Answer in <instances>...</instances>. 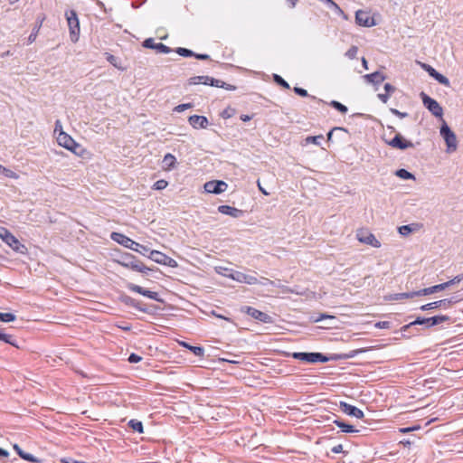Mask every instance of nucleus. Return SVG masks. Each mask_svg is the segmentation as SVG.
<instances>
[{"label": "nucleus", "mask_w": 463, "mask_h": 463, "mask_svg": "<svg viewBox=\"0 0 463 463\" xmlns=\"http://www.w3.org/2000/svg\"><path fill=\"white\" fill-rule=\"evenodd\" d=\"M449 320H450V317L446 315L435 316L429 318L417 317L413 322H411L410 324L403 326L402 327V331L406 332L407 329L415 325H426L428 327H430L441 324L443 322H447Z\"/></svg>", "instance_id": "20e7f679"}, {"label": "nucleus", "mask_w": 463, "mask_h": 463, "mask_svg": "<svg viewBox=\"0 0 463 463\" xmlns=\"http://www.w3.org/2000/svg\"><path fill=\"white\" fill-rule=\"evenodd\" d=\"M175 52L183 56V57H194L195 52H194L192 50L184 48V47H178Z\"/></svg>", "instance_id": "e433bc0d"}, {"label": "nucleus", "mask_w": 463, "mask_h": 463, "mask_svg": "<svg viewBox=\"0 0 463 463\" xmlns=\"http://www.w3.org/2000/svg\"><path fill=\"white\" fill-rule=\"evenodd\" d=\"M127 287L130 291L138 293L144 297L154 299L156 301H162V299L159 298V295L157 292L146 289V288H144L138 285L133 284V283H128Z\"/></svg>", "instance_id": "dca6fc26"}, {"label": "nucleus", "mask_w": 463, "mask_h": 463, "mask_svg": "<svg viewBox=\"0 0 463 463\" xmlns=\"http://www.w3.org/2000/svg\"><path fill=\"white\" fill-rule=\"evenodd\" d=\"M421 67L423 68V70L425 71L428 72V74L432 77L433 74L437 71L432 66L429 65V64H426V63H422L421 64Z\"/></svg>", "instance_id": "864d4df0"}, {"label": "nucleus", "mask_w": 463, "mask_h": 463, "mask_svg": "<svg viewBox=\"0 0 463 463\" xmlns=\"http://www.w3.org/2000/svg\"><path fill=\"white\" fill-rule=\"evenodd\" d=\"M148 258L153 261L171 268L177 267V261L158 250H150Z\"/></svg>", "instance_id": "9d476101"}, {"label": "nucleus", "mask_w": 463, "mask_h": 463, "mask_svg": "<svg viewBox=\"0 0 463 463\" xmlns=\"http://www.w3.org/2000/svg\"><path fill=\"white\" fill-rule=\"evenodd\" d=\"M128 360L129 363L135 364L140 362L142 360V357L133 353L129 355Z\"/></svg>", "instance_id": "13d9d810"}, {"label": "nucleus", "mask_w": 463, "mask_h": 463, "mask_svg": "<svg viewBox=\"0 0 463 463\" xmlns=\"http://www.w3.org/2000/svg\"><path fill=\"white\" fill-rule=\"evenodd\" d=\"M194 57L198 60H203V61H205V60H209L210 59V56L208 54H203V53H195Z\"/></svg>", "instance_id": "338daca9"}, {"label": "nucleus", "mask_w": 463, "mask_h": 463, "mask_svg": "<svg viewBox=\"0 0 463 463\" xmlns=\"http://www.w3.org/2000/svg\"><path fill=\"white\" fill-rule=\"evenodd\" d=\"M323 136L322 135H319V136H310V137H307L305 140H306V143H312V144H315L317 146H319L320 145V141L323 139Z\"/></svg>", "instance_id": "ea45409f"}, {"label": "nucleus", "mask_w": 463, "mask_h": 463, "mask_svg": "<svg viewBox=\"0 0 463 463\" xmlns=\"http://www.w3.org/2000/svg\"><path fill=\"white\" fill-rule=\"evenodd\" d=\"M42 23H43V21H40V22H39V23H38V24L33 27V31H32V33H30L29 37H28V43H33L35 41V39H36V37H37V35H38L39 30H40L41 26H42Z\"/></svg>", "instance_id": "72a5a7b5"}, {"label": "nucleus", "mask_w": 463, "mask_h": 463, "mask_svg": "<svg viewBox=\"0 0 463 463\" xmlns=\"http://www.w3.org/2000/svg\"><path fill=\"white\" fill-rule=\"evenodd\" d=\"M366 350L365 349H356V350H352L350 351L349 353L347 354H338L335 357H332V358H329L326 355H324L323 354L321 353H317V363H326L328 362L329 360H337V359H349V358H354L358 354H361V353H364L365 352Z\"/></svg>", "instance_id": "2eb2a0df"}, {"label": "nucleus", "mask_w": 463, "mask_h": 463, "mask_svg": "<svg viewBox=\"0 0 463 463\" xmlns=\"http://www.w3.org/2000/svg\"><path fill=\"white\" fill-rule=\"evenodd\" d=\"M357 52H358V48L356 46L353 45L345 52V56L348 57L349 59L353 60V59L356 58Z\"/></svg>", "instance_id": "37998d69"}, {"label": "nucleus", "mask_w": 463, "mask_h": 463, "mask_svg": "<svg viewBox=\"0 0 463 463\" xmlns=\"http://www.w3.org/2000/svg\"><path fill=\"white\" fill-rule=\"evenodd\" d=\"M395 175L404 180L415 179L414 175L406 169L401 168L395 172Z\"/></svg>", "instance_id": "473e14b6"}, {"label": "nucleus", "mask_w": 463, "mask_h": 463, "mask_svg": "<svg viewBox=\"0 0 463 463\" xmlns=\"http://www.w3.org/2000/svg\"><path fill=\"white\" fill-rule=\"evenodd\" d=\"M390 95L388 93H380L378 94V98L383 103H386L389 99Z\"/></svg>", "instance_id": "e2e57ef3"}, {"label": "nucleus", "mask_w": 463, "mask_h": 463, "mask_svg": "<svg viewBox=\"0 0 463 463\" xmlns=\"http://www.w3.org/2000/svg\"><path fill=\"white\" fill-rule=\"evenodd\" d=\"M431 78L435 79L439 83L446 87L450 86L449 80L441 73H439V71H436Z\"/></svg>", "instance_id": "2f4dec72"}, {"label": "nucleus", "mask_w": 463, "mask_h": 463, "mask_svg": "<svg viewBox=\"0 0 463 463\" xmlns=\"http://www.w3.org/2000/svg\"><path fill=\"white\" fill-rule=\"evenodd\" d=\"M331 450L333 453H335V454L341 453V452H343V445L338 444L336 446H334Z\"/></svg>", "instance_id": "0e129e2a"}, {"label": "nucleus", "mask_w": 463, "mask_h": 463, "mask_svg": "<svg viewBox=\"0 0 463 463\" xmlns=\"http://www.w3.org/2000/svg\"><path fill=\"white\" fill-rule=\"evenodd\" d=\"M292 357L309 364L317 363V353L296 352L292 354Z\"/></svg>", "instance_id": "412c9836"}, {"label": "nucleus", "mask_w": 463, "mask_h": 463, "mask_svg": "<svg viewBox=\"0 0 463 463\" xmlns=\"http://www.w3.org/2000/svg\"><path fill=\"white\" fill-rule=\"evenodd\" d=\"M390 323L388 321H381L376 324V326L379 328H388Z\"/></svg>", "instance_id": "774afa93"}, {"label": "nucleus", "mask_w": 463, "mask_h": 463, "mask_svg": "<svg viewBox=\"0 0 463 463\" xmlns=\"http://www.w3.org/2000/svg\"><path fill=\"white\" fill-rule=\"evenodd\" d=\"M320 1L323 2L325 5H326V6L329 9H331L335 14H337L339 16H344L345 18H346L344 11L333 0H320Z\"/></svg>", "instance_id": "bb28decb"}, {"label": "nucleus", "mask_w": 463, "mask_h": 463, "mask_svg": "<svg viewBox=\"0 0 463 463\" xmlns=\"http://www.w3.org/2000/svg\"><path fill=\"white\" fill-rule=\"evenodd\" d=\"M333 422L338 427L341 429V431L342 432H345V433H354V432H358V430H356L354 428V426L353 425H350L348 423H345L338 419H335L333 420Z\"/></svg>", "instance_id": "a878e982"}, {"label": "nucleus", "mask_w": 463, "mask_h": 463, "mask_svg": "<svg viewBox=\"0 0 463 463\" xmlns=\"http://www.w3.org/2000/svg\"><path fill=\"white\" fill-rule=\"evenodd\" d=\"M128 426L134 430V431H137L138 433H143L144 432V427H143V423L140 421V420H130L128 421Z\"/></svg>", "instance_id": "c756f323"}, {"label": "nucleus", "mask_w": 463, "mask_h": 463, "mask_svg": "<svg viewBox=\"0 0 463 463\" xmlns=\"http://www.w3.org/2000/svg\"><path fill=\"white\" fill-rule=\"evenodd\" d=\"M143 47L147 49H153L158 53H170L172 49L162 43H155L153 38L146 39L143 43Z\"/></svg>", "instance_id": "f3484780"}, {"label": "nucleus", "mask_w": 463, "mask_h": 463, "mask_svg": "<svg viewBox=\"0 0 463 463\" xmlns=\"http://www.w3.org/2000/svg\"><path fill=\"white\" fill-rule=\"evenodd\" d=\"M293 90L298 96H301V97H310L308 95L307 91L305 89H303V88L294 87Z\"/></svg>", "instance_id": "603ef678"}, {"label": "nucleus", "mask_w": 463, "mask_h": 463, "mask_svg": "<svg viewBox=\"0 0 463 463\" xmlns=\"http://www.w3.org/2000/svg\"><path fill=\"white\" fill-rule=\"evenodd\" d=\"M399 233L402 236H406L412 232V228L411 225H402L399 227Z\"/></svg>", "instance_id": "de8ad7c7"}, {"label": "nucleus", "mask_w": 463, "mask_h": 463, "mask_svg": "<svg viewBox=\"0 0 463 463\" xmlns=\"http://www.w3.org/2000/svg\"><path fill=\"white\" fill-rule=\"evenodd\" d=\"M211 77L210 76H194L190 78L189 83L190 84H204V85H210Z\"/></svg>", "instance_id": "cd10ccee"}, {"label": "nucleus", "mask_w": 463, "mask_h": 463, "mask_svg": "<svg viewBox=\"0 0 463 463\" xmlns=\"http://www.w3.org/2000/svg\"><path fill=\"white\" fill-rule=\"evenodd\" d=\"M241 311L242 313H246L249 316H250L252 318L259 320L260 322L266 323V324H271L273 323V318L267 313H264L260 310H258L254 307H249V306H243L241 307Z\"/></svg>", "instance_id": "6e6552de"}, {"label": "nucleus", "mask_w": 463, "mask_h": 463, "mask_svg": "<svg viewBox=\"0 0 463 463\" xmlns=\"http://www.w3.org/2000/svg\"><path fill=\"white\" fill-rule=\"evenodd\" d=\"M218 211L222 214L229 215L233 218H240L243 214V212L241 210L237 209L235 207H232L230 205H220L218 207Z\"/></svg>", "instance_id": "5701e85b"}, {"label": "nucleus", "mask_w": 463, "mask_h": 463, "mask_svg": "<svg viewBox=\"0 0 463 463\" xmlns=\"http://www.w3.org/2000/svg\"><path fill=\"white\" fill-rule=\"evenodd\" d=\"M106 56H107V61L112 64L114 67L116 68H118V69H121L118 65V58L110 53H108L106 52Z\"/></svg>", "instance_id": "09e8293b"}, {"label": "nucleus", "mask_w": 463, "mask_h": 463, "mask_svg": "<svg viewBox=\"0 0 463 463\" xmlns=\"http://www.w3.org/2000/svg\"><path fill=\"white\" fill-rule=\"evenodd\" d=\"M19 456L23 459H25V460L30 461V462H40V460L38 458H36L33 455H32L30 453H26L24 451H23V453H20Z\"/></svg>", "instance_id": "a18cd8bd"}, {"label": "nucleus", "mask_w": 463, "mask_h": 463, "mask_svg": "<svg viewBox=\"0 0 463 463\" xmlns=\"http://www.w3.org/2000/svg\"><path fill=\"white\" fill-rule=\"evenodd\" d=\"M19 456L23 459H25V460L30 461V462H40V460L38 458H36L33 455H32L30 453H26L24 451H23V453H20Z\"/></svg>", "instance_id": "49530a36"}, {"label": "nucleus", "mask_w": 463, "mask_h": 463, "mask_svg": "<svg viewBox=\"0 0 463 463\" xmlns=\"http://www.w3.org/2000/svg\"><path fill=\"white\" fill-rule=\"evenodd\" d=\"M224 85H226V82L211 77L210 86H214L217 88H223Z\"/></svg>", "instance_id": "3c124183"}, {"label": "nucleus", "mask_w": 463, "mask_h": 463, "mask_svg": "<svg viewBox=\"0 0 463 463\" xmlns=\"http://www.w3.org/2000/svg\"><path fill=\"white\" fill-rule=\"evenodd\" d=\"M273 80L278 85L281 86L282 88L288 90L290 89L289 84L281 76L278 74H273Z\"/></svg>", "instance_id": "4c0bfd02"}, {"label": "nucleus", "mask_w": 463, "mask_h": 463, "mask_svg": "<svg viewBox=\"0 0 463 463\" xmlns=\"http://www.w3.org/2000/svg\"><path fill=\"white\" fill-rule=\"evenodd\" d=\"M232 279L249 285H255L259 283L258 279L254 275L245 274L242 272H236V274L232 276Z\"/></svg>", "instance_id": "4be33fe9"}, {"label": "nucleus", "mask_w": 463, "mask_h": 463, "mask_svg": "<svg viewBox=\"0 0 463 463\" xmlns=\"http://www.w3.org/2000/svg\"><path fill=\"white\" fill-rule=\"evenodd\" d=\"M391 113L393 114L394 116L400 118H406L408 117V113L407 112H401L400 110L396 109H390Z\"/></svg>", "instance_id": "6e6d98bb"}, {"label": "nucleus", "mask_w": 463, "mask_h": 463, "mask_svg": "<svg viewBox=\"0 0 463 463\" xmlns=\"http://www.w3.org/2000/svg\"><path fill=\"white\" fill-rule=\"evenodd\" d=\"M357 240L364 244L373 246L374 248H380L381 242L375 238V236L365 230H359L356 233Z\"/></svg>", "instance_id": "ddd939ff"}, {"label": "nucleus", "mask_w": 463, "mask_h": 463, "mask_svg": "<svg viewBox=\"0 0 463 463\" xmlns=\"http://www.w3.org/2000/svg\"><path fill=\"white\" fill-rule=\"evenodd\" d=\"M192 107L191 103H185V104H180L175 108V110L177 112H183L187 109H190Z\"/></svg>", "instance_id": "4d7b16f0"}, {"label": "nucleus", "mask_w": 463, "mask_h": 463, "mask_svg": "<svg viewBox=\"0 0 463 463\" xmlns=\"http://www.w3.org/2000/svg\"><path fill=\"white\" fill-rule=\"evenodd\" d=\"M168 185V183L167 181L164 180V179H160V180H157L154 185H153V188L155 190H163L165 188H166V186Z\"/></svg>", "instance_id": "c03bdc74"}, {"label": "nucleus", "mask_w": 463, "mask_h": 463, "mask_svg": "<svg viewBox=\"0 0 463 463\" xmlns=\"http://www.w3.org/2000/svg\"><path fill=\"white\" fill-rule=\"evenodd\" d=\"M259 283L263 286L274 285V282L267 278H261V281H259Z\"/></svg>", "instance_id": "69168bd1"}, {"label": "nucleus", "mask_w": 463, "mask_h": 463, "mask_svg": "<svg viewBox=\"0 0 463 463\" xmlns=\"http://www.w3.org/2000/svg\"><path fill=\"white\" fill-rule=\"evenodd\" d=\"M233 113H234V109H230V108H228V109H224V110L221 113V116H222V118H232V117Z\"/></svg>", "instance_id": "5fc2aeb1"}, {"label": "nucleus", "mask_w": 463, "mask_h": 463, "mask_svg": "<svg viewBox=\"0 0 463 463\" xmlns=\"http://www.w3.org/2000/svg\"><path fill=\"white\" fill-rule=\"evenodd\" d=\"M116 261L124 268L130 269L133 271L140 273H146L148 270H153L152 268L146 267L137 257L128 252L122 254Z\"/></svg>", "instance_id": "f257e3e1"}, {"label": "nucleus", "mask_w": 463, "mask_h": 463, "mask_svg": "<svg viewBox=\"0 0 463 463\" xmlns=\"http://www.w3.org/2000/svg\"><path fill=\"white\" fill-rule=\"evenodd\" d=\"M329 105L343 114L347 112V107L339 101L332 100Z\"/></svg>", "instance_id": "c9c22d12"}, {"label": "nucleus", "mask_w": 463, "mask_h": 463, "mask_svg": "<svg viewBox=\"0 0 463 463\" xmlns=\"http://www.w3.org/2000/svg\"><path fill=\"white\" fill-rule=\"evenodd\" d=\"M424 107L435 117L442 118L443 109L434 99L428 96L425 92L420 94Z\"/></svg>", "instance_id": "0eeeda50"}, {"label": "nucleus", "mask_w": 463, "mask_h": 463, "mask_svg": "<svg viewBox=\"0 0 463 463\" xmlns=\"http://www.w3.org/2000/svg\"><path fill=\"white\" fill-rule=\"evenodd\" d=\"M459 300L460 299L458 297L454 296L449 298H444L441 300L425 304L420 307V310L427 311V310L435 309V308H439V307L447 309V308L450 307L453 304L458 303Z\"/></svg>", "instance_id": "1a4fd4ad"}, {"label": "nucleus", "mask_w": 463, "mask_h": 463, "mask_svg": "<svg viewBox=\"0 0 463 463\" xmlns=\"http://www.w3.org/2000/svg\"><path fill=\"white\" fill-rule=\"evenodd\" d=\"M0 340L4 341L11 345L17 346L14 341L13 340V336L11 335L5 334L3 332L0 333Z\"/></svg>", "instance_id": "a19ab883"}, {"label": "nucleus", "mask_w": 463, "mask_h": 463, "mask_svg": "<svg viewBox=\"0 0 463 463\" xmlns=\"http://www.w3.org/2000/svg\"><path fill=\"white\" fill-rule=\"evenodd\" d=\"M175 162L176 158L172 154L168 153L164 156L163 163L168 167H174Z\"/></svg>", "instance_id": "f704fd0d"}, {"label": "nucleus", "mask_w": 463, "mask_h": 463, "mask_svg": "<svg viewBox=\"0 0 463 463\" xmlns=\"http://www.w3.org/2000/svg\"><path fill=\"white\" fill-rule=\"evenodd\" d=\"M384 90H385L386 93H388L390 95L395 91V87L390 83H385Z\"/></svg>", "instance_id": "680f3d73"}, {"label": "nucleus", "mask_w": 463, "mask_h": 463, "mask_svg": "<svg viewBox=\"0 0 463 463\" xmlns=\"http://www.w3.org/2000/svg\"><path fill=\"white\" fill-rule=\"evenodd\" d=\"M57 142L66 149L73 152L74 154H78L77 149L80 148V145L77 144L71 136L63 132V130H61L58 134Z\"/></svg>", "instance_id": "9b49d317"}, {"label": "nucleus", "mask_w": 463, "mask_h": 463, "mask_svg": "<svg viewBox=\"0 0 463 463\" xmlns=\"http://www.w3.org/2000/svg\"><path fill=\"white\" fill-rule=\"evenodd\" d=\"M188 121L194 128H206L209 125V121L204 116L193 115L189 117Z\"/></svg>", "instance_id": "aec40b11"}, {"label": "nucleus", "mask_w": 463, "mask_h": 463, "mask_svg": "<svg viewBox=\"0 0 463 463\" xmlns=\"http://www.w3.org/2000/svg\"><path fill=\"white\" fill-rule=\"evenodd\" d=\"M355 22L364 27H372L375 25L373 17L370 16L367 12L358 10L355 13Z\"/></svg>", "instance_id": "6ab92c4d"}, {"label": "nucleus", "mask_w": 463, "mask_h": 463, "mask_svg": "<svg viewBox=\"0 0 463 463\" xmlns=\"http://www.w3.org/2000/svg\"><path fill=\"white\" fill-rule=\"evenodd\" d=\"M440 136L445 140L447 149V153L455 152L458 148L457 137L455 133L450 129V128L447 125V123H443L440 127Z\"/></svg>", "instance_id": "39448f33"}, {"label": "nucleus", "mask_w": 463, "mask_h": 463, "mask_svg": "<svg viewBox=\"0 0 463 463\" xmlns=\"http://www.w3.org/2000/svg\"><path fill=\"white\" fill-rule=\"evenodd\" d=\"M16 317L12 313H0V321L2 322H13Z\"/></svg>", "instance_id": "58836bf2"}, {"label": "nucleus", "mask_w": 463, "mask_h": 463, "mask_svg": "<svg viewBox=\"0 0 463 463\" xmlns=\"http://www.w3.org/2000/svg\"><path fill=\"white\" fill-rule=\"evenodd\" d=\"M69 31H70V38L72 43H76L79 40L80 36V21L77 15L76 11L69 10L65 13Z\"/></svg>", "instance_id": "7ed1b4c3"}, {"label": "nucleus", "mask_w": 463, "mask_h": 463, "mask_svg": "<svg viewBox=\"0 0 463 463\" xmlns=\"http://www.w3.org/2000/svg\"><path fill=\"white\" fill-rule=\"evenodd\" d=\"M414 297H416V295L414 294V291H411V292H406V293L392 294L387 297V299L388 300H401L403 298H412Z\"/></svg>", "instance_id": "c85d7f7f"}, {"label": "nucleus", "mask_w": 463, "mask_h": 463, "mask_svg": "<svg viewBox=\"0 0 463 463\" xmlns=\"http://www.w3.org/2000/svg\"><path fill=\"white\" fill-rule=\"evenodd\" d=\"M327 318H329V319H335V317L334 316H330V315H326V314H321V315H319V317H313V320H314L315 322H319V321H321V320H323V319H327Z\"/></svg>", "instance_id": "bf43d9fd"}, {"label": "nucleus", "mask_w": 463, "mask_h": 463, "mask_svg": "<svg viewBox=\"0 0 463 463\" xmlns=\"http://www.w3.org/2000/svg\"><path fill=\"white\" fill-rule=\"evenodd\" d=\"M0 238L14 251L24 253L26 247L22 244L5 227H0Z\"/></svg>", "instance_id": "423d86ee"}, {"label": "nucleus", "mask_w": 463, "mask_h": 463, "mask_svg": "<svg viewBox=\"0 0 463 463\" xmlns=\"http://www.w3.org/2000/svg\"><path fill=\"white\" fill-rule=\"evenodd\" d=\"M385 143L392 148L405 150L407 148L414 147V144L404 138L400 133H397L391 140H385Z\"/></svg>", "instance_id": "f8f14e48"}, {"label": "nucleus", "mask_w": 463, "mask_h": 463, "mask_svg": "<svg viewBox=\"0 0 463 463\" xmlns=\"http://www.w3.org/2000/svg\"><path fill=\"white\" fill-rule=\"evenodd\" d=\"M110 237L114 241L118 242V244L124 246L125 248L137 251L142 255H146L149 251V249L146 246H144L137 241H134L133 240H131L130 238L122 233L114 232L111 233Z\"/></svg>", "instance_id": "f03ea898"}, {"label": "nucleus", "mask_w": 463, "mask_h": 463, "mask_svg": "<svg viewBox=\"0 0 463 463\" xmlns=\"http://www.w3.org/2000/svg\"><path fill=\"white\" fill-rule=\"evenodd\" d=\"M433 293H434L433 287H430V288H423L420 290L414 291V294L416 295V297L427 296V295H430Z\"/></svg>", "instance_id": "79ce46f5"}, {"label": "nucleus", "mask_w": 463, "mask_h": 463, "mask_svg": "<svg viewBox=\"0 0 463 463\" xmlns=\"http://www.w3.org/2000/svg\"><path fill=\"white\" fill-rule=\"evenodd\" d=\"M432 287H433L434 293H436V292L446 289L448 288V283L444 282V283L438 284V285H435Z\"/></svg>", "instance_id": "052dcab7"}, {"label": "nucleus", "mask_w": 463, "mask_h": 463, "mask_svg": "<svg viewBox=\"0 0 463 463\" xmlns=\"http://www.w3.org/2000/svg\"><path fill=\"white\" fill-rule=\"evenodd\" d=\"M120 300L122 303H124L127 306L133 307H135L140 311H143V312H147L146 308L141 307L140 303L137 300H136L135 298H133L128 295L121 296Z\"/></svg>", "instance_id": "393cba45"}, {"label": "nucleus", "mask_w": 463, "mask_h": 463, "mask_svg": "<svg viewBox=\"0 0 463 463\" xmlns=\"http://www.w3.org/2000/svg\"><path fill=\"white\" fill-rule=\"evenodd\" d=\"M203 187L206 193L220 194L226 191L228 184L224 181L213 180L206 182Z\"/></svg>", "instance_id": "4468645a"}, {"label": "nucleus", "mask_w": 463, "mask_h": 463, "mask_svg": "<svg viewBox=\"0 0 463 463\" xmlns=\"http://www.w3.org/2000/svg\"><path fill=\"white\" fill-rule=\"evenodd\" d=\"M339 408L344 413L352 417H355L356 419H362L364 416L362 410L345 402H340Z\"/></svg>", "instance_id": "a211bd4d"}, {"label": "nucleus", "mask_w": 463, "mask_h": 463, "mask_svg": "<svg viewBox=\"0 0 463 463\" xmlns=\"http://www.w3.org/2000/svg\"><path fill=\"white\" fill-rule=\"evenodd\" d=\"M462 280H463V273L458 274V276L454 277L452 279L447 281L446 283H448V288H449L452 285L461 282Z\"/></svg>", "instance_id": "8fccbe9b"}, {"label": "nucleus", "mask_w": 463, "mask_h": 463, "mask_svg": "<svg viewBox=\"0 0 463 463\" xmlns=\"http://www.w3.org/2000/svg\"><path fill=\"white\" fill-rule=\"evenodd\" d=\"M364 80L373 85H378L385 80V76L380 71H375L364 76Z\"/></svg>", "instance_id": "b1692460"}, {"label": "nucleus", "mask_w": 463, "mask_h": 463, "mask_svg": "<svg viewBox=\"0 0 463 463\" xmlns=\"http://www.w3.org/2000/svg\"><path fill=\"white\" fill-rule=\"evenodd\" d=\"M182 345L191 350L193 354H195L196 356H203L204 354V349L202 346L190 345L189 344L184 342L182 343Z\"/></svg>", "instance_id": "7c9ffc66"}]
</instances>
